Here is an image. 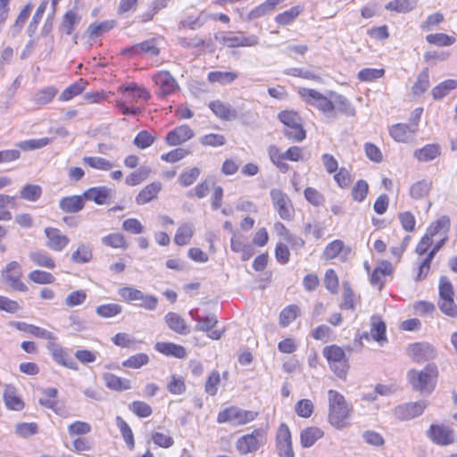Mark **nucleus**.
<instances>
[{"instance_id":"31","label":"nucleus","mask_w":457,"mask_h":457,"mask_svg":"<svg viewBox=\"0 0 457 457\" xmlns=\"http://www.w3.org/2000/svg\"><path fill=\"white\" fill-rule=\"evenodd\" d=\"M93 257L92 248L89 245L80 243L76 251L71 253V260L74 263L83 264L88 262Z\"/></svg>"},{"instance_id":"39","label":"nucleus","mask_w":457,"mask_h":457,"mask_svg":"<svg viewBox=\"0 0 457 457\" xmlns=\"http://www.w3.org/2000/svg\"><path fill=\"white\" fill-rule=\"evenodd\" d=\"M144 52L155 56L159 54V48L157 47L154 39L145 40L140 44L135 45L130 49L126 50V53H139Z\"/></svg>"},{"instance_id":"22","label":"nucleus","mask_w":457,"mask_h":457,"mask_svg":"<svg viewBox=\"0 0 457 457\" xmlns=\"http://www.w3.org/2000/svg\"><path fill=\"white\" fill-rule=\"evenodd\" d=\"M154 349L166 356H173L179 359H183L187 355L186 349L182 345L170 342H157Z\"/></svg>"},{"instance_id":"42","label":"nucleus","mask_w":457,"mask_h":457,"mask_svg":"<svg viewBox=\"0 0 457 457\" xmlns=\"http://www.w3.org/2000/svg\"><path fill=\"white\" fill-rule=\"evenodd\" d=\"M426 40L432 45L438 46H452L455 42L453 37L448 36L445 33L429 34L426 37Z\"/></svg>"},{"instance_id":"1","label":"nucleus","mask_w":457,"mask_h":457,"mask_svg":"<svg viewBox=\"0 0 457 457\" xmlns=\"http://www.w3.org/2000/svg\"><path fill=\"white\" fill-rule=\"evenodd\" d=\"M328 423L337 429L348 427L353 411V405L347 403L342 394L333 389L328 391Z\"/></svg>"},{"instance_id":"26","label":"nucleus","mask_w":457,"mask_h":457,"mask_svg":"<svg viewBox=\"0 0 457 457\" xmlns=\"http://www.w3.org/2000/svg\"><path fill=\"white\" fill-rule=\"evenodd\" d=\"M104 380L105 386L112 390L125 391L132 387L131 381L129 379L122 378L112 373H104Z\"/></svg>"},{"instance_id":"25","label":"nucleus","mask_w":457,"mask_h":457,"mask_svg":"<svg viewBox=\"0 0 457 457\" xmlns=\"http://www.w3.org/2000/svg\"><path fill=\"white\" fill-rule=\"evenodd\" d=\"M164 320L169 328L178 334L187 335L189 332L185 320L176 312H168Z\"/></svg>"},{"instance_id":"50","label":"nucleus","mask_w":457,"mask_h":457,"mask_svg":"<svg viewBox=\"0 0 457 457\" xmlns=\"http://www.w3.org/2000/svg\"><path fill=\"white\" fill-rule=\"evenodd\" d=\"M122 312V307L117 303L103 304L96 308V313L104 318H112Z\"/></svg>"},{"instance_id":"18","label":"nucleus","mask_w":457,"mask_h":457,"mask_svg":"<svg viewBox=\"0 0 457 457\" xmlns=\"http://www.w3.org/2000/svg\"><path fill=\"white\" fill-rule=\"evenodd\" d=\"M350 253V248L345 246L341 240H334L329 243L323 252L326 260H332L338 257L341 261H345Z\"/></svg>"},{"instance_id":"54","label":"nucleus","mask_w":457,"mask_h":457,"mask_svg":"<svg viewBox=\"0 0 457 457\" xmlns=\"http://www.w3.org/2000/svg\"><path fill=\"white\" fill-rule=\"evenodd\" d=\"M135 305L147 311H154L157 308L158 298L153 295H145L141 291V297H138Z\"/></svg>"},{"instance_id":"15","label":"nucleus","mask_w":457,"mask_h":457,"mask_svg":"<svg viewBox=\"0 0 457 457\" xmlns=\"http://www.w3.org/2000/svg\"><path fill=\"white\" fill-rule=\"evenodd\" d=\"M428 436L434 443L441 445H447L454 441L453 429L444 425H431Z\"/></svg>"},{"instance_id":"17","label":"nucleus","mask_w":457,"mask_h":457,"mask_svg":"<svg viewBox=\"0 0 457 457\" xmlns=\"http://www.w3.org/2000/svg\"><path fill=\"white\" fill-rule=\"evenodd\" d=\"M194 132L187 125H182L177 127L173 130H170L166 136V143L170 145H179L191 137H193Z\"/></svg>"},{"instance_id":"51","label":"nucleus","mask_w":457,"mask_h":457,"mask_svg":"<svg viewBox=\"0 0 457 457\" xmlns=\"http://www.w3.org/2000/svg\"><path fill=\"white\" fill-rule=\"evenodd\" d=\"M199 175L200 170L197 167H193L179 175V182L183 187H189L197 179Z\"/></svg>"},{"instance_id":"29","label":"nucleus","mask_w":457,"mask_h":457,"mask_svg":"<svg viewBox=\"0 0 457 457\" xmlns=\"http://www.w3.org/2000/svg\"><path fill=\"white\" fill-rule=\"evenodd\" d=\"M370 337L380 344L386 342V325L382 320L375 318L373 319L372 328L370 334L365 333L363 335V337L366 339H369Z\"/></svg>"},{"instance_id":"44","label":"nucleus","mask_w":457,"mask_h":457,"mask_svg":"<svg viewBox=\"0 0 457 457\" xmlns=\"http://www.w3.org/2000/svg\"><path fill=\"white\" fill-rule=\"evenodd\" d=\"M149 362V357L146 353H137L130 356L122 362V366L130 369H139Z\"/></svg>"},{"instance_id":"28","label":"nucleus","mask_w":457,"mask_h":457,"mask_svg":"<svg viewBox=\"0 0 457 457\" xmlns=\"http://www.w3.org/2000/svg\"><path fill=\"white\" fill-rule=\"evenodd\" d=\"M324 436V432L318 427H310L301 432V445L303 447L312 446L317 440Z\"/></svg>"},{"instance_id":"64","label":"nucleus","mask_w":457,"mask_h":457,"mask_svg":"<svg viewBox=\"0 0 457 457\" xmlns=\"http://www.w3.org/2000/svg\"><path fill=\"white\" fill-rule=\"evenodd\" d=\"M56 95L55 87H42L34 96L37 104H45L50 102Z\"/></svg>"},{"instance_id":"20","label":"nucleus","mask_w":457,"mask_h":457,"mask_svg":"<svg viewBox=\"0 0 457 457\" xmlns=\"http://www.w3.org/2000/svg\"><path fill=\"white\" fill-rule=\"evenodd\" d=\"M84 200L83 195L65 196L59 201V208L67 213H76L84 208Z\"/></svg>"},{"instance_id":"38","label":"nucleus","mask_w":457,"mask_h":457,"mask_svg":"<svg viewBox=\"0 0 457 457\" xmlns=\"http://www.w3.org/2000/svg\"><path fill=\"white\" fill-rule=\"evenodd\" d=\"M81 17L74 10L68 11L62 19L61 29L67 35H71L75 25L79 24Z\"/></svg>"},{"instance_id":"3","label":"nucleus","mask_w":457,"mask_h":457,"mask_svg":"<svg viewBox=\"0 0 457 457\" xmlns=\"http://www.w3.org/2000/svg\"><path fill=\"white\" fill-rule=\"evenodd\" d=\"M283 123L285 137L295 142H301L306 137V131L303 127L301 117L292 111H282L278 115Z\"/></svg>"},{"instance_id":"23","label":"nucleus","mask_w":457,"mask_h":457,"mask_svg":"<svg viewBox=\"0 0 457 457\" xmlns=\"http://www.w3.org/2000/svg\"><path fill=\"white\" fill-rule=\"evenodd\" d=\"M162 189L160 182H153L145 186L137 195L136 202L139 205L145 204L155 199Z\"/></svg>"},{"instance_id":"52","label":"nucleus","mask_w":457,"mask_h":457,"mask_svg":"<svg viewBox=\"0 0 457 457\" xmlns=\"http://www.w3.org/2000/svg\"><path fill=\"white\" fill-rule=\"evenodd\" d=\"M383 69H362L358 73V78L361 82H373L375 79L384 75Z\"/></svg>"},{"instance_id":"59","label":"nucleus","mask_w":457,"mask_h":457,"mask_svg":"<svg viewBox=\"0 0 457 457\" xmlns=\"http://www.w3.org/2000/svg\"><path fill=\"white\" fill-rule=\"evenodd\" d=\"M298 308L290 305L282 310L279 315V322L282 327H287L297 317Z\"/></svg>"},{"instance_id":"62","label":"nucleus","mask_w":457,"mask_h":457,"mask_svg":"<svg viewBox=\"0 0 457 457\" xmlns=\"http://www.w3.org/2000/svg\"><path fill=\"white\" fill-rule=\"evenodd\" d=\"M118 294L123 301L128 303L137 302L138 297H141V291L131 287L119 288Z\"/></svg>"},{"instance_id":"43","label":"nucleus","mask_w":457,"mask_h":457,"mask_svg":"<svg viewBox=\"0 0 457 457\" xmlns=\"http://www.w3.org/2000/svg\"><path fill=\"white\" fill-rule=\"evenodd\" d=\"M237 74L228 71H212L208 75L210 83L228 84L235 80Z\"/></svg>"},{"instance_id":"7","label":"nucleus","mask_w":457,"mask_h":457,"mask_svg":"<svg viewBox=\"0 0 457 457\" xmlns=\"http://www.w3.org/2000/svg\"><path fill=\"white\" fill-rule=\"evenodd\" d=\"M22 274L21 265L16 261H12L2 270L1 277L3 281L12 290L26 292L28 287L21 279Z\"/></svg>"},{"instance_id":"21","label":"nucleus","mask_w":457,"mask_h":457,"mask_svg":"<svg viewBox=\"0 0 457 457\" xmlns=\"http://www.w3.org/2000/svg\"><path fill=\"white\" fill-rule=\"evenodd\" d=\"M210 109L220 119L224 120H233L237 117V112L229 104L220 101H212L209 104Z\"/></svg>"},{"instance_id":"6","label":"nucleus","mask_w":457,"mask_h":457,"mask_svg":"<svg viewBox=\"0 0 457 457\" xmlns=\"http://www.w3.org/2000/svg\"><path fill=\"white\" fill-rule=\"evenodd\" d=\"M266 443V432L262 428H256L251 434L244 435L236 443L237 450L241 454L256 452Z\"/></svg>"},{"instance_id":"40","label":"nucleus","mask_w":457,"mask_h":457,"mask_svg":"<svg viewBox=\"0 0 457 457\" xmlns=\"http://www.w3.org/2000/svg\"><path fill=\"white\" fill-rule=\"evenodd\" d=\"M83 162L91 168L100 170H110L112 168V163L105 158L97 156H85Z\"/></svg>"},{"instance_id":"8","label":"nucleus","mask_w":457,"mask_h":457,"mask_svg":"<svg viewBox=\"0 0 457 457\" xmlns=\"http://www.w3.org/2000/svg\"><path fill=\"white\" fill-rule=\"evenodd\" d=\"M299 95L306 101L307 104L315 106L323 112H331L334 109L332 103L334 94L332 92L330 93L329 97H328L313 88L300 87Z\"/></svg>"},{"instance_id":"13","label":"nucleus","mask_w":457,"mask_h":457,"mask_svg":"<svg viewBox=\"0 0 457 457\" xmlns=\"http://www.w3.org/2000/svg\"><path fill=\"white\" fill-rule=\"evenodd\" d=\"M426 401L409 403L397 406L395 409V415L402 420H409L422 414L427 408Z\"/></svg>"},{"instance_id":"14","label":"nucleus","mask_w":457,"mask_h":457,"mask_svg":"<svg viewBox=\"0 0 457 457\" xmlns=\"http://www.w3.org/2000/svg\"><path fill=\"white\" fill-rule=\"evenodd\" d=\"M46 348L56 363L71 370H78L76 361L69 355L64 348L56 343V341L46 344Z\"/></svg>"},{"instance_id":"48","label":"nucleus","mask_w":457,"mask_h":457,"mask_svg":"<svg viewBox=\"0 0 457 457\" xmlns=\"http://www.w3.org/2000/svg\"><path fill=\"white\" fill-rule=\"evenodd\" d=\"M42 194V189L37 185H26L20 192L21 197L27 201H37Z\"/></svg>"},{"instance_id":"32","label":"nucleus","mask_w":457,"mask_h":457,"mask_svg":"<svg viewBox=\"0 0 457 457\" xmlns=\"http://www.w3.org/2000/svg\"><path fill=\"white\" fill-rule=\"evenodd\" d=\"M432 187V181L429 179H421L413 183L410 187V195L413 199H421L428 195Z\"/></svg>"},{"instance_id":"16","label":"nucleus","mask_w":457,"mask_h":457,"mask_svg":"<svg viewBox=\"0 0 457 457\" xmlns=\"http://www.w3.org/2000/svg\"><path fill=\"white\" fill-rule=\"evenodd\" d=\"M416 132L417 130H415V128L406 123H397L389 128L390 136L394 140L401 143L411 141L414 138Z\"/></svg>"},{"instance_id":"24","label":"nucleus","mask_w":457,"mask_h":457,"mask_svg":"<svg viewBox=\"0 0 457 457\" xmlns=\"http://www.w3.org/2000/svg\"><path fill=\"white\" fill-rule=\"evenodd\" d=\"M111 189L106 187H91L83 193L85 200L94 201L97 204H104L111 197Z\"/></svg>"},{"instance_id":"63","label":"nucleus","mask_w":457,"mask_h":457,"mask_svg":"<svg viewBox=\"0 0 457 457\" xmlns=\"http://www.w3.org/2000/svg\"><path fill=\"white\" fill-rule=\"evenodd\" d=\"M439 309L443 313L451 317L457 318V305L453 298L440 299L438 302Z\"/></svg>"},{"instance_id":"35","label":"nucleus","mask_w":457,"mask_h":457,"mask_svg":"<svg viewBox=\"0 0 457 457\" xmlns=\"http://www.w3.org/2000/svg\"><path fill=\"white\" fill-rule=\"evenodd\" d=\"M194 235V228L192 224L184 223L179 227L174 237V242L178 245H186L189 243Z\"/></svg>"},{"instance_id":"60","label":"nucleus","mask_w":457,"mask_h":457,"mask_svg":"<svg viewBox=\"0 0 457 457\" xmlns=\"http://www.w3.org/2000/svg\"><path fill=\"white\" fill-rule=\"evenodd\" d=\"M299 7L294 6L289 10L277 15L275 20L279 25L285 26L292 22L299 15Z\"/></svg>"},{"instance_id":"49","label":"nucleus","mask_w":457,"mask_h":457,"mask_svg":"<svg viewBox=\"0 0 457 457\" xmlns=\"http://www.w3.org/2000/svg\"><path fill=\"white\" fill-rule=\"evenodd\" d=\"M14 430L19 436L25 438L37 434L38 427L34 422H21L15 425Z\"/></svg>"},{"instance_id":"4","label":"nucleus","mask_w":457,"mask_h":457,"mask_svg":"<svg viewBox=\"0 0 457 457\" xmlns=\"http://www.w3.org/2000/svg\"><path fill=\"white\" fill-rule=\"evenodd\" d=\"M256 416L257 412L231 406L219 412L217 421L219 423H229L233 426H241L253 421Z\"/></svg>"},{"instance_id":"55","label":"nucleus","mask_w":457,"mask_h":457,"mask_svg":"<svg viewBox=\"0 0 457 457\" xmlns=\"http://www.w3.org/2000/svg\"><path fill=\"white\" fill-rule=\"evenodd\" d=\"M368 191V183L363 179H360L352 189V197L354 201L362 202L366 198Z\"/></svg>"},{"instance_id":"45","label":"nucleus","mask_w":457,"mask_h":457,"mask_svg":"<svg viewBox=\"0 0 457 457\" xmlns=\"http://www.w3.org/2000/svg\"><path fill=\"white\" fill-rule=\"evenodd\" d=\"M29 278L37 284H52L54 282L55 278L47 271L35 270L29 274Z\"/></svg>"},{"instance_id":"53","label":"nucleus","mask_w":457,"mask_h":457,"mask_svg":"<svg viewBox=\"0 0 457 457\" xmlns=\"http://www.w3.org/2000/svg\"><path fill=\"white\" fill-rule=\"evenodd\" d=\"M314 405L309 399H302L295 404V411L302 418H309L312 414Z\"/></svg>"},{"instance_id":"9","label":"nucleus","mask_w":457,"mask_h":457,"mask_svg":"<svg viewBox=\"0 0 457 457\" xmlns=\"http://www.w3.org/2000/svg\"><path fill=\"white\" fill-rule=\"evenodd\" d=\"M270 197L279 217L286 220H291L294 215V208L287 195L279 189H271Z\"/></svg>"},{"instance_id":"34","label":"nucleus","mask_w":457,"mask_h":457,"mask_svg":"<svg viewBox=\"0 0 457 457\" xmlns=\"http://www.w3.org/2000/svg\"><path fill=\"white\" fill-rule=\"evenodd\" d=\"M417 5V0H392L388 2L385 8L396 12H409Z\"/></svg>"},{"instance_id":"37","label":"nucleus","mask_w":457,"mask_h":457,"mask_svg":"<svg viewBox=\"0 0 457 457\" xmlns=\"http://www.w3.org/2000/svg\"><path fill=\"white\" fill-rule=\"evenodd\" d=\"M190 315L197 322V324L195 325L196 330L210 331L216 326L218 322L217 318L214 314H210L204 318H202L200 316H195L194 311H190Z\"/></svg>"},{"instance_id":"57","label":"nucleus","mask_w":457,"mask_h":457,"mask_svg":"<svg viewBox=\"0 0 457 457\" xmlns=\"http://www.w3.org/2000/svg\"><path fill=\"white\" fill-rule=\"evenodd\" d=\"M453 287L446 276H441L439 279V297L440 299L453 298Z\"/></svg>"},{"instance_id":"2","label":"nucleus","mask_w":457,"mask_h":457,"mask_svg":"<svg viewBox=\"0 0 457 457\" xmlns=\"http://www.w3.org/2000/svg\"><path fill=\"white\" fill-rule=\"evenodd\" d=\"M438 370L435 364H428L423 370H410L407 379L414 391L428 395L436 388Z\"/></svg>"},{"instance_id":"36","label":"nucleus","mask_w":457,"mask_h":457,"mask_svg":"<svg viewBox=\"0 0 457 457\" xmlns=\"http://www.w3.org/2000/svg\"><path fill=\"white\" fill-rule=\"evenodd\" d=\"M103 245L112 248L127 249L129 247L128 243L125 240L123 235L120 233H111L101 238Z\"/></svg>"},{"instance_id":"12","label":"nucleus","mask_w":457,"mask_h":457,"mask_svg":"<svg viewBox=\"0 0 457 457\" xmlns=\"http://www.w3.org/2000/svg\"><path fill=\"white\" fill-rule=\"evenodd\" d=\"M46 236V246L54 252H62L70 243V238L62 231L54 227H46L44 229Z\"/></svg>"},{"instance_id":"46","label":"nucleus","mask_w":457,"mask_h":457,"mask_svg":"<svg viewBox=\"0 0 457 457\" xmlns=\"http://www.w3.org/2000/svg\"><path fill=\"white\" fill-rule=\"evenodd\" d=\"M207 20V13L201 12L197 17H187L179 23L180 28H188L190 29H196L201 28Z\"/></svg>"},{"instance_id":"56","label":"nucleus","mask_w":457,"mask_h":457,"mask_svg":"<svg viewBox=\"0 0 457 457\" xmlns=\"http://www.w3.org/2000/svg\"><path fill=\"white\" fill-rule=\"evenodd\" d=\"M114 27V21H106L101 23H92L88 26L87 32L91 37H98L111 30Z\"/></svg>"},{"instance_id":"11","label":"nucleus","mask_w":457,"mask_h":457,"mask_svg":"<svg viewBox=\"0 0 457 457\" xmlns=\"http://www.w3.org/2000/svg\"><path fill=\"white\" fill-rule=\"evenodd\" d=\"M409 357L416 362H425L434 360L436 351L428 343L420 342L410 345L407 349Z\"/></svg>"},{"instance_id":"47","label":"nucleus","mask_w":457,"mask_h":457,"mask_svg":"<svg viewBox=\"0 0 457 457\" xmlns=\"http://www.w3.org/2000/svg\"><path fill=\"white\" fill-rule=\"evenodd\" d=\"M123 94L127 97H131L134 100L146 101L150 98V92L146 87H121Z\"/></svg>"},{"instance_id":"10","label":"nucleus","mask_w":457,"mask_h":457,"mask_svg":"<svg viewBox=\"0 0 457 457\" xmlns=\"http://www.w3.org/2000/svg\"><path fill=\"white\" fill-rule=\"evenodd\" d=\"M218 40L224 46L229 48L240 47V46H255L259 43V39L255 35L245 36L243 33L234 35L228 33L227 35L215 36Z\"/></svg>"},{"instance_id":"58","label":"nucleus","mask_w":457,"mask_h":457,"mask_svg":"<svg viewBox=\"0 0 457 457\" xmlns=\"http://www.w3.org/2000/svg\"><path fill=\"white\" fill-rule=\"evenodd\" d=\"M154 142V137H153L148 131H140L134 138V145L139 149H145L152 145Z\"/></svg>"},{"instance_id":"41","label":"nucleus","mask_w":457,"mask_h":457,"mask_svg":"<svg viewBox=\"0 0 457 457\" xmlns=\"http://www.w3.org/2000/svg\"><path fill=\"white\" fill-rule=\"evenodd\" d=\"M116 423L120 430V433H121L123 439L126 442L127 445L129 447V449H133L135 446V442H134V436H133V433H132L130 427L120 416H118L116 418Z\"/></svg>"},{"instance_id":"19","label":"nucleus","mask_w":457,"mask_h":457,"mask_svg":"<svg viewBox=\"0 0 457 457\" xmlns=\"http://www.w3.org/2000/svg\"><path fill=\"white\" fill-rule=\"evenodd\" d=\"M4 402L8 410L21 411L24 408V402L18 396L16 388L12 385H6L4 392Z\"/></svg>"},{"instance_id":"33","label":"nucleus","mask_w":457,"mask_h":457,"mask_svg":"<svg viewBox=\"0 0 457 457\" xmlns=\"http://www.w3.org/2000/svg\"><path fill=\"white\" fill-rule=\"evenodd\" d=\"M29 257L31 262L37 266L47 269H54L55 267L54 259L44 251L30 252Z\"/></svg>"},{"instance_id":"27","label":"nucleus","mask_w":457,"mask_h":457,"mask_svg":"<svg viewBox=\"0 0 457 457\" xmlns=\"http://www.w3.org/2000/svg\"><path fill=\"white\" fill-rule=\"evenodd\" d=\"M440 154V146L436 144H428L424 147L414 151V157L420 162H430L435 160Z\"/></svg>"},{"instance_id":"30","label":"nucleus","mask_w":457,"mask_h":457,"mask_svg":"<svg viewBox=\"0 0 457 457\" xmlns=\"http://www.w3.org/2000/svg\"><path fill=\"white\" fill-rule=\"evenodd\" d=\"M449 228L450 219L446 216H442L428 228L426 235L431 238L439 234L445 236L449 231Z\"/></svg>"},{"instance_id":"5","label":"nucleus","mask_w":457,"mask_h":457,"mask_svg":"<svg viewBox=\"0 0 457 457\" xmlns=\"http://www.w3.org/2000/svg\"><path fill=\"white\" fill-rule=\"evenodd\" d=\"M323 355L337 377L345 376L348 364L345 351L341 347L335 345L326 346L323 349Z\"/></svg>"},{"instance_id":"61","label":"nucleus","mask_w":457,"mask_h":457,"mask_svg":"<svg viewBox=\"0 0 457 457\" xmlns=\"http://www.w3.org/2000/svg\"><path fill=\"white\" fill-rule=\"evenodd\" d=\"M91 431V426L84 421L77 420L68 426L70 436H83Z\"/></svg>"}]
</instances>
